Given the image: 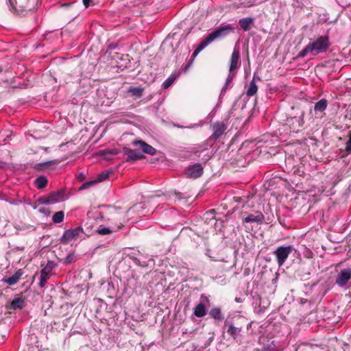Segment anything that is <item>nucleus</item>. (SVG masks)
Returning a JSON list of instances; mask_svg holds the SVG:
<instances>
[{"label":"nucleus","instance_id":"a18cd8bd","mask_svg":"<svg viewBox=\"0 0 351 351\" xmlns=\"http://www.w3.org/2000/svg\"><path fill=\"white\" fill-rule=\"evenodd\" d=\"M73 3H64L61 5V7H67L72 5Z\"/></svg>","mask_w":351,"mask_h":351},{"label":"nucleus","instance_id":"a878e982","mask_svg":"<svg viewBox=\"0 0 351 351\" xmlns=\"http://www.w3.org/2000/svg\"><path fill=\"white\" fill-rule=\"evenodd\" d=\"M236 72L230 71V73L226 79V83L221 89V94H224L228 88L232 87L231 84L233 79L236 77Z\"/></svg>","mask_w":351,"mask_h":351},{"label":"nucleus","instance_id":"6e6552de","mask_svg":"<svg viewBox=\"0 0 351 351\" xmlns=\"http://www.w3.org/2000/svg\"><path fill=\"white\" fill-rule=\"evenodd\" d=\"M242 215V222L243 224L248 223H256L258 224H262L265 221V216L260 210H255L252 213L243 212Z\"/></svg>","mask_w":351,"mask_h":351},{"label":"nucleus","instance_id":"c9c22d12","mask_svg":"<svg viewBox=\"0 0 351 351\" xmlns=\"http://www.w3.org/2000/svg\"><path fill=\"white\" fill-rule=\"evenodd\" d=\"M118 47H119V45L116 43H110L107 47L106 54H108L109 56H111L112 59H115V56H112V51L113 49L118 48Z\"/></svg>","mask_w":351,"mask_h":351},{"label":"nucleus","instance_id":"4be33fe9","mask_svg":"<svg viewBox=\"0 0 351 351\" xmlns=\"http://www.w3.org/2000/svg\"><path fill=\"white\" fill-rule=\"evenodd\" d=\"M23 274V272L22 270L19 269L12 276L8 278H3L2 281L9 285H14L19 282Z\"/></svg>","mask_w":351,"mask_h":351},{"label":"nucleus","instance_id":"de8ad7c7","mask_svg":"<svg viewBox=\"0 0 351 351\" xmlns=\"http://www.w3.org/2000/svg\"><path fill=\"white\" fill-rule=\"evenodd\" d=\"M3 83H5V84L10 83V81L8 80H3ZM10 84H12V81L10 82Z\"/></svg>","mask_w":351,"mask_h":351},{"label":"nucleus","instance_id":"a211bd4d","mask_svg":"<svg viewBox=\"0 0 351 351\" xmlns=\"http://www.w3.org/2000/svg\"><path fill=\"white\" fill-rule=\"evenodd\" d=\"M25 306V301L21 294L16 295L12 301L7 305L10 310L22 309Z\"/></svg>","mask_w":351,"mask_h":351},{"label":"nucleus","instance_id":"72a5a7b5","mask_svg":"<svg viewBox=\"0 0 351 351\" xmlns=\"http://www.w3.org/2000/svg\"><path fill=\"white\" fill-rule=\"evenodd\" d=\"M95 232L100 235H106L112 233L114 230L109 227H104L97 228Z\"/></svg>","mask_w":351,"mask_h":351},{"label":"nucleus","instance_id":"3c124183","mask_svg":"<svg viewBox=\"0 0 351 351\" xmlns=\"http://www.w3.org/2000/svg\"><path fill=\"white\" fill-rule=\"evenodd\" d=\"M178 128H183V126H180V125H176Z\"/></svg>","mask_w":351,"mask_h":351},{"label":"nucleus","instance_id":"6ab92c4d","mask_svg":"<svg viewBox=\"0 0 351 351\" xmlns=\"http://www.w3.org/2000/svg\"><path fill=\"white\" fill-rule=\"evenodd\" d=\"M132 144L135 146L139 145L143 153L154 156L157 152V150L154 147L143 141H134Z\"/></svg>","mask_w":351,"mask_h":351},{"label":"nucleus","instance_id":"2eb2a0df","mask_svg":"<svg viewBox=\"0 0 351 351\" xmlns=\"http://www.w3.org/2000/svg\"><path fill=\"white\" fill-rule=\"evenodd\" d=\"M204 169L200 163L189 165L185 171L186 178H197L203 174Z\"/></svg>","mask_w":351,"mask_h":351},{"label":"nucleus","instance_id":"dca6fc26","mask_svg":"<svg viewBox=\"0 0 351 351\" xmlns=\"http://www.w3.org/2000/svg\"><path fill=\"white\" fill-rule=\"evenodd\" d=\"M285 348L284 342L274 339L265 344L260 351H282Z\"/></svg>","mask_w":351,"mask_h":351},{"label":"nucleus","instance_id":"4468645a","mask_svg":"<svg viewBox=\"0 0 351 351\" xmlns=\"http://www.w3.org/2000/svg\"><path fill=\"white\" fill-rule=\"evenodd\" d=\"M80 232H82V228L81 227L65 230L63 233V235L60 239V243L63 244L68 243L73 239L77 238L79 236Z\"/></svg>","mask_w":351,"mask_h":351},{"label":"nucleus","instance_id":"20e7f679","mask_svg":"<svg viewBox=\"0 0 351 351\" xmlns=\"http://www.w3.org/2000/svg\"><path fill=\"white\" fill-rule=\"evenodd\" d=\"M235 27L232 24L222 23L220 27L214 29L212 32L209 33L208 36L213 42L215 40L221 39L226 37L230 33L234 32Z\"/></svg>","mask_w":351,"mask_h":351},{"label":"nucleus","instance_id":"a19ab883","mask_svg":"<svg viewBox=\"0 0 351 351\" xmlns=\"http://www.w3.org/2000/svg\"><path fill=\"white\" fill-rule=\"evenodd\" d=\"M86 178L85 174L82 172L79 173L77 176V179L79 182H83Z\"/></svg>","mask_w":351,"mask_h":351},{"label":"nucleus","instance_id":"412c9836","mask_svg":"<svg viewBox=\"0 0 351 351\" xmlns=\"http://www.w3.org/2000/svg\"><path fill=\"white\" fill-rule=\"evenodd\" d=\"M255 19L253 17H245L239 19V24L244 32L250 31L254 25Z\"/></svg>","mask_w":351,"mask_h":351},{"label":"nucleus","instance_id":"1a4fd4ad","mask_svg":"<svg viewBox=\"0 0 351 351\" xmlns=\"http://www.w3.org/2000/svg\"><path fill=\"white\" fill-rule=\"evenodd\" d=\"M208 306H210L209 298L204 294L201 295L200 302L194 308L193 315L197 317H204L206 315Z\"/></svg>","mask_w":351,"mask_h":351},{"label":"nucleus","instance_id":"7ed1b4c3","mask_svg":"<svg viewBox=\"0 0 351 351\" xmlns=\"http://www.w3.org/2000/svg\"><path fill=\"white\" fill-rule=\"evenodd\" d=\"M12 8L18 13L30 11L34 9L38 0H9Z\"/></svg>","mask_w":351,"mask_h":351},{"label":"nucleus","instance_id":"0eeeda50","mask_svg":"<svg viewBox=\"0 0 351 351\" xmlns=\"http://www.w3.org/2000/svg\"><path fill=\"white\" fill-rule=\"evenodd\" d=\"M227 125L223 121H217L213 125V134L207 139V143H215L226 132Z\"/></svg>","mask_w":351,"mask_h":351},{"label":"nucleus","instance_id":"09e8293b","mask_svg":"<svg viewBox=\"0 0 351 351\" xmlns=\"http://www.w3.org/2000/svg\"><path fill=\"white\" fill-rule=\"evenodd\" d=\"M119 68H121V67H123V68H127V65H123V64H121L119 66H118Z\"/></svg>","mask_w":351,"mask_h":351},{"label":"nucleus","instance_id":"37998d69","mask_svg":"<svg viewBox=\"0 0 351 351\" xmlns=\"http://www.w3.org/2000/svg\"><path fill=\"white\" fill-rule=\"evenodd\" d=\"M39 211H40V213H44V214L47 215H49V213H50V212H49V211H47H47H46V208H40Z\"/></svg>","mask_w":351,"mask_h":351},{"label":"nucleus","instance_id":"473e14b6","mask_svg":"<svg viewBox=\"0 0 351 351\" xmlns=\"http://www.w3.org/2000/svg\"><path fill=\"white\" fill-rule=\"evenodd\" d=\"M64 213L62 210L56 212L52 217V221L55 223H59L63 221Z\"/></svg>","mask_w":351,"mask_h":351},{"label":"nucleus","instance_id":"49530a36","mask_svg":"<svg viewBox=\"0 0 351 351\" xmlns=\"http://www.w3.org/2000/svg\"><path fill=\"white\" fill-rule=\"evenodd\" d=\"M306 348L304 346H300L298 348V351H305Z\"/></svg>","mask_w":351,"mask_h":351},{"label":"nucleus","instance_id":"2f4dec72","mask_svg":"<svg viewBox=\"0 0 351 351\" xmlns=\"http://www.w3.org/2000/svg\"><path fill=\"white\" fill-rule=\"evenodd\" d=\"M120 152L119 151L118 149L117 148H114V149H104V150H101L100 152V154L104 156V158L106 159H108V160H110V158L108 156V155H117L118 154H119Z\"/></svg>","mask_w":351,"mask_h":351},{"label":"nucleus","instance_id":"f03ea898","mask_svg":"<svg viewBox=\"0 0 351 351\" xmlns=\"http://www.w3.org/2000/svg\"><path fill=\"white\" fill-rule=\"evenodd\" d=\"M223 328L237 343L239 344L242 343L243 340V335L242 334L243 327L242 326L226 320L224 322Z\"/></svg>","mask_w":351,"mask_h":351},{"label":"nucleus","instance_id":"f257e3e1","mask_svg":"<svg viewBox=\"0 0 351 351\" xmlns=\"http://www.w3.org/2000/svg\"><path fill=\"white\" fill-rule=\"evenodd\" d=\"M331 43L328 34L320 36L313 42H310L297 55L296 58H303L308 53L315 56L319 53H326L330 48Z\"/></svg>","mask_w":351,"mask_h":351},{"label":"nucleus","instance_id":"9b49d317","mask_svg":"<svg viewBox=\"0 0 351 351\" xmlns=\"http://www.w3.org/2000/svg\"><path fill=\"white\" fill-rule=\"evenodd\" d=\"M56 264L53 261H49L46 265L40 271L39 286L44 287L47 281L49 279V274L55 268Z\"/></svg>","mask_w":351,"mask_h":351},{"label":"nucleus","instance_id":"f8f14e48","mask_svg":"<svg viewBox=\"0 0 351 351\" xmlns=\"http://www.w3.org/2000/svg\"><path fill=\"white\" fill-rule=\"evenodd\" d=\"M351 279V268L341 269L337 274L335 283L340 287L347 286L349 280Z\"/></svg>","mask_w":351,"mask_h":351},{"label":"nucleus","instance_id":"8fccbe9b","mask_svg":"<svg viewBox=\"0 0 351 351\" xmlns=\"http://www.w3.org/2000/svg\"><path fill=\"white\" fill-rule=\"evenodd\" d=\"M193 153H195V154H197V153L199 152V151H197H197H196V150H195V148H193Z\"/></svg>","mask_w":351,"mask_h":351},{"label":"nucleus","instance_id":"bb28decb","mask_svg":"<svg viewBox=\"0 0 351 351\" xmlns=\"http://www.w3.org/2000/svg\"><path fill=\"white\" fill-rule=\"evenodd\" d=\"M255 75L256 74L254 73L253 80L250 82V84L246 91V95L248 97H252L254 95L258 90V86L254 81Z\"/></svg>","mask_w":351,"mask_h":351},{"label":"nucleus","instance_id":"f704fd0d","mask_svg":"<svg viewBox=\"0 0 351 351\" xmlns=\"http://www.w3.org/2000/svg\"><path fill=\"white\" fill-rule=\"evenodd\" d=\"M110 173L111 171H106L99 173L97 176V178L95 180L97 183L106 180L107 178H108Z\"/></svg>","mask_w":351,"mask_h":351},{"label":"nucleus","instance_id":"c756f323","mask_svg":"<svg viewBox=\"0 0 351 351\" xmlns=\"http://www.w3.org/2000/svg\"><path fill=\"white\" fill-rule=\"evenodd\" d=\"M178 77V75L176 73L171 74L163 83H162V88L165 89H167L169 88L173 82L176 81L177 77Z\"/></svg>","mask_w":351,"mask_h":351},{"label":"nucleus","instance_id":"393cba45","mask_svg":"<svg viewBox=\"0 0 351 351\" xmlns=\"http://www.w3.org/2000/svg\"><path fill=\"white\" fill-rule=\"evenodd\" d=\"M212 41L209 36L207 35L206 38L197 45L193 52V57H196L197 54L206 48Z\"/></svg>","mask_w":351,"mask_h":351},{"label":"nucleus","instance_id":"ddd939ff","mask_svg":"<svg viewBox=\"0 0 351 351\" xmlns=\"http://www.w3.org/2000/svg\"><path fill=\"white\" fill-rule=\"evenodd\" d=\"M121 152L127 156L125 161L128 162H134L138 160H142L145 158V156L142 152L136 149H132L130 148L124 147L122 149Z\"/></svg>","mask_w":351,"mask_h":351},{"label":"nucleus","instance_id":"79ce46f5","mask_svg":"<svg viewBox=\"0 0 351 351\" xmlns=\"http://www.w3.org/2000/svg\"><path fill=\"white\" fill-rule=\"evenodd\" d=\"M93 0H82L83 4L85 8L89 7L93 3Z\"/></svg>","mask_w":351,"mask_h":351},{"label":"nucleus","instance_id":"aec40b11","mask_svg":"<svg viewBox=\"0 0 351 351\" xmlns=\"http://www.w3.org/2000/svg\"><path fill=\"white\" fill-rule=\"evenodd\" d=\"M239 58L240 52L239 49L234 48L230 58L229 71L235 72L234 71L240 66L241 63L239 62Z\"/></svg>","mask_w":351,"mask_h":351},{"label":"nucleus","instance_id":"c85d7f7f","mask_svg":"<svg viewBox=\"0 0 351 351\" xmlns=\"http://www.w3.org/2000/svg\"><path fill=\"white\" fill-rule=\"evenodd\" d=\"M328 106V101L326 99H322L315 103L314 110L315 112H324Z\"/></svg>","mask_w":351,"mask_h":351},{"label":"nucleus","instance_id":"7c9ffc66","mask_svg":"<svg viewBox=\"0 0 351 351\" xmlns=\"http://www.w3.org/2000/svg\"><path fill=\"white\" fill-rule=\"evenodd\" d=\"M57 162H53V161H47L45 162L38 163L35 165L34 168L38 171H43L46 169H49L51 168L53 164H56Z\"/></svg>","mask_w":351,"mask_h":351},{"label":"nucleus","instance_id":"b1692460","mask_svg":"<svg viewBox=\"0 0 351 351\" xmlns=\"http://www.w3.org/2000/svg\"><path fill=\"white\" fill-rule=\"evenodd\" d=\"M144 88L140 86L133 87L130 86L128 93L134 99H139L143 96Z\"/></svg>","mask_w":351,"mask_h":351},{"label":"nucleus","instance_id":"39448f33","mask_svg":"<svg viewBox=\"0 0 351 351\" xmlns=\"http://www.w3.org/2000/svg\"><path fill=\"white\" fill-rule=\"evenodd\" d=\"M294 247L293 245H281L278 247L273 254L276 258L277 264L279 267L282 266L287 261L289 256L293 252Z\"/></svg>","mask_w":351,"mask_h":351},{"label":"nucleus","instance_id":"864d4df0","mask_svg":"<svg viewBox=\"0 0 351 351\" xmlns=\"http://www.w3.org/2000/svg\"><path fill=\"white\" fill-rule=\"evenodd\" d=\"M205 150H207V149H206V148L202 149V151H205Z\"/></svg>","mask_w":351,"mask_h":351},{"label":"nucleus","instance_id":"5701e85b","mask_svg":"<svg viewBox=\"0 0 351 351\" xmlns=\"http://www.w3.org/2000/svg\"><path fill=\"white\" fill-rule=\"evenodd\" d=\"M209 315L211 318L217 322H221L224 319L221 310L219 307H214L211 308L209 311Z\"/></svg>","mask_w":351,"mask_h":351},{"label":"nucleus","instance_id":"4c0bfd02","mask_svg":"<svg viewBox=\"0 0 351 351\" xmlns=\"http://www.w3.org/2000/svg\"><path fill=\"white\" fill-rule=\"evenodd\" d=\"M75 254L73 253L69 254L64 261V264L69 265L75 261Z\"/></svg>","mask_w":351,"mask_h":351},{"label":"nucleus","instance_id":"ea45409f","mask_svg":"<svg viewBox=\"0 0 351 351\" xmlns=\"http://www.w3.org/2000/svg\"><path fill=\"white\" fill-rule=\"evenodd\" d=\"M195 58V57H193V53L191 58L189 59V60L188 61V62L186 63V64L185 65V66L184 68V71H186L191 66Z\"/></svg>","mask_w":351,"mask_h":351},{"label":"nucleus","instance_id":"cd10ccee","mask_svg":"<svg viewBox=\"0 0 351 351\" xmlns=\"http://www.w3.org/2000/svg\"><path fill=\"white\" fill-rule=\"evenodd\" d=\"M48 182L47 177L44 176H39L34 181V184L38 189H44Z\"/></svg>","mask_w":351,"mask_h":351},{"label":"nucleus","instance_id":"9d476101","mask_svg":"<svg viewBox=\"0 0 351 351\" xmlns=\"http://www.w3.org/2000/svg\"><path fill=\"white\" fill-rule=\"evenodd\" d=\"M127 256L131 259L135 265L141 267H148L149 262L152 261L147 256L143 255L139 251H138L137 253L132 252L128 254Z\"/></svg>","mask_w":351,"mask_h":351},{"label":"nucleus","instance_id":"423d86ee","mask_svg":"<svg viewBox=\"0 0 351 351\" xmlns=\"http://www.w3.org/2000/svg\"><path fill=\"white\" fill-rule=\"evenodd\" d=\"M64 195V191H56L38 198L37 202L40 204H53L58 202Z\"/></svg>","mask_w":351,"mask_h":351},{"label":"nucleus","instance_id":"58836bf2","mask_svg":"<svg viewBox=\"0 0 351 351\" xmlns=\"http://www.w3.org/2000/svg\"><path fill=\"white\" fill-rule=\"evenodd\" d=\"M346 151L349 154L351 153V134L349 136V139L346 143Z\"/></svg>","mask_w":351,"mask_h":351},{"label":"nucleus","instance_id":"f3484780","mask_svg":"<svg viewBox=\"0 0 351 351\" xmlns=\"http://www.w3.org/2000/svg\"><path fill=\"white\" fill-rule=\"evenodd\" d=\"M303 114L301 116H294L287 118V124L289 126L290 129L295 132H298L299 128L303 124Z\"/></svg>","mask_w":351,"mask_h":351},{"label":"nucleus","instance_id":"c03bdc74","mask_svg":"<svg viewBox=\"0 0 351 351\" xmlns=\"http://www.w3.org/2000/svg\"><path fill=\"white\" fill-rule=\"evenodd\" d=\"M121 59L123 60H127V61L130 62L129 56L128 54L125 56L122 55V57L121 58Z\"/></svg>","mask_w":351,"mask_h":351},{"label":"nucleus","instance_id":"e433bc0d","mask_svg":"<svg viewBox=\"0 0 351 351\" xmlns=\"http://www.w3.org/2000/svg\"><path fill=\"white\" fill-rule=\"evenodd\" d=\"M96 184H97V181L95 180L86 182L84 184H82V186L79 188V191H82V190L89 189L90 187L94 186Z\"/></svg>","mask_w":351,"mask_h":351},{"label":"nucleus","instance_id":"603ef678","mask_svg":"<svg viewBox=\"0 0 351 351\" xmlns=\"http://www.w3.org/2000/svg\"><path fill=\"white\" fill-rule=\"evenodd\" d=\"M12 88H16L17 86H12Z\"/></svg>","mask_w":351,"mask_h":351}]
</instances>
